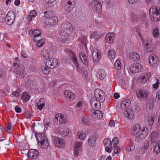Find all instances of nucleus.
Instances as JSON below:
<instances>
[{
    "label": "nucleus",
    "instance_id": "nucleus-61",
    "mask_svg": "<svg viewBox=\"0 0 160 160\" xmlns=\"http://www.w3.org/2000/svg\"><path fill=\"white\" fill-rule=\"evenodd\" d=\"M15 111L18 113H20L21 111V109L18 105L16 106L15 108Z\"/></svg>",
    "mask_w": 160,
    "mask_h": 160
},
{
    "label": "nucleus",
    "instance_id": "nucleus-8",
    "mask_svg": "<svg viewBox=\"0 0 160 160\" xmlns=\"http://www.w3.org/2000/svg\"><path fill=\"white\" fill-rule=\"evenodd\" d=\"M73 147L74 155L77 157L79 155V153L82 150V142H76L74 144Z\"/></svg>",
    "mask_w": 160,
    "mask_h": 160
},
{
    "label": "nucleus",
    "instance_id": "nucleus-23",
    "mask_svg": "<svg viewBox=\"0 0 160 160\" xmlns=\"http://www.w3.org/2000/svg\"><path fill=\"white\" fill-rule=\"evenodd\" d=\"M40 147L42 148H47L48 146V142L47 141H37Z\"/></svg>",
    "mask_w": 160,
    "mask_h": 160
},
{
    "label": "nucleus",
    "instance_id": "nucleus-26",
    "mask_svg": "<svg viewBox=\"0 0 160 160\" xmlns=\"http://www.w3.org/2000/svg\"><path fill=\"white\" fill-rule=\"evenodd\" d=\"M106 141L107 143H109V146H110L111 148H114L118 143V141H103V143H105Z\"/></svg>",
    "mask_w": 160,
    "mask_h": 160
},
{
    "label": "nucleus",
    "instance_id": "nucleus-25",
    "mask_svg": "<svg viewBox=\"0 0 160 160\" xmlns=\"http://www.w3.org/2000/svg\"><path fill=\"white\" fill-rule=\"evenodd\" d=\"M125 116L128 118H132L133 116V112L132 109L129 108L124 112Z\"/></svg>",
    "mask_w": 160,
    "mask_h": 160
},
{
    "label": "nucleus",
    "instance_id": "nucleus-22",
    "mask_svg": "<svg viewBox=\"0 0 160 160\" xmlns=\"http://www.w3.org/2000/svg\"><path fill=\"white\" fill-rule=\"evenodd\" d=\"M149 146V143L148 142L145 141L142 145V147L140 148L141 149L140 152H142V154H144L147 150Z\"/></svg>",
    "mask_w": 160,
    "mask_h": 160
},
{
    "label": "nucleus",
    "instance_id": "nucleus-3",
    "mask_svg": "<svg viewBox=\"0 0 160 160\" xmlns=\"http://www.w3.org/2000/svg\"><path fill=\"white\" fill-rule=\"evenodd\" d=\"M150 18L152 21L156 22L160 20V10L154 6L152 7L149 10Z\"/></svg>",
    "mask_w": 160,
    "mask_h": 160
},
{
    "label": "nucleus",
    "instance_id": "nucleus-17",
    "mask_svg": "<svg viewBox=\"0 0 160 160\" xmlns=\"http://www.w3.org/2000/svg\"><path fill=\"white\" fill-rule=\"evenodd\" d=\"M141 129V125L140 124H136L132 128L131 132L134 135H137L139 133Z\"/></svg>",
    "mask_w": 160,
    "mask_h": 160
},
{
    "label": "nucleus",
    "instance_id": "nucleus-49",
    "mask_svg": "<svg viewBox=\"0 0 160 160\" xmlns=\"http://www.w3.org/2000/svg\"><path fill=\"white\" fill-rule=\"evenodd\" d=\"M132 108H133L134 112H139L141 109L140 107L138 106L137 105L133 106Z\"/></svg>",
    "mask_w": 160,
    "mask_h": 160
},
{
    "label": "nucleus",
    "instance_id": "nucleus-20",
    "mask_svg": "<svg viewBox=\"0 0 160 160\" xmlns=\"http://www.w3.org/2000/svg\"><path fill=\"white\" fill-rule=\"evenodd\" d=\"M65 97L68 98H69L70 100H72L74 99L75 97V95L73 93L68 91L65 90L64 93Z\"/></svg>",
    "mask_w": 160,
    "mask_h": 160
},
{
    "label": "nucleus",
    "instance_id": "nucleus-12",
    "mask_svg": "<svg viewBox=\"0 0 160 160\" xmlns=\"http://www.w3.org/2000/svg\"><path fill=\"white\" fill-rule=\"evenodd\" d=\"M137 95L139 98L143 101L148 98L147 92L144 90H139L137 92Z\"/></svg>",
    "mask_w": 160,
    "mask_h": 160
},
{
    "label": "nucleus",
    "instance_id": "nucleus-38",
    "mask_svg": "<svg viewBox=\"0 0 160 160\" xmlns=\"http://www.w3.org/2000/svg\"><path fill=\"white\" fill-rule=\"evenodd\" d=\"M77 136L80 140H83L86 137V135L83 132H78L77 133Z\"/></svg>",
    "mask_w": 160,
    "mask_h": 160
},
{
    "label": "nucleus",
    "instance_id": "nucleus-39",
    "mask_svg": "<svg viewBox=\"0 0 160 160\" xmlns=\"http://www.w3.org/2000/svg\"><path fill=\"white\" fill-rule=\"evenodd\" d=\"M33 83L31 81V80L28 79L25 83V85L26 87L29 88L30 89H32L33 88Z\"/></svg>",
    "mask_w": 160,
    "mask_h": 160
},
{
    "label": "nucleus",
    "instance_id": "nucleus-42",
    "mask_svg": "<svg viewBox=\"0 0 160 160\" xmlns=\"http://www.w3.org/2000/svg\"><path fill=\"white\" fill-rule=\"evenodd\" d=\"M140 134H139V133L137 135H135V138L136 139L135 140H139L140 139H144L146 136H144L143 135H142V133H140Z\"/></svg>",
    "mask_w": 160,
    "mask_h": 160
},
{
    "label": "nucleus",
    "instance_id": "nucleus-27",
    "mask_svg": "<svg viewBox=\"0 0 160 160\" xmlns=\"http://www.w3.org/2000/svg\"><path fill=\"white\" fill-rule=\"evenodd\" d=\"M98 75L101 80H103L106 77V73L102 69H100L98 71Z\"/></svg>",
    "mask_w": 160,
    "mask_h": 160
},
{
    "label": "nucleus",
    "instance_id": "nucleus-44",
    "mask_svg": "<svg viewBox=\"0 0 160 160\" xmlns=\"http://www.w3.org/2000/svg\"><path fill=\"white\" fill-rule=\"evenodd\" d=\"M150 45L148 44V43H146L144 46V47L145 48V50L148 52H151L152 50L150 48Z\"/></svg>",
    "mask_w": 160,
    "mask_h": 160
},
{
    "label": "nucleus",
    "instance_id": "nucleus-7",
    "mask_svg": "<svg viewBox=\"0 0 160 160\" xmlns=\"http://www.w3.org/2000/svg\"><path fill=\"white\" fill-rule=\"evenodd\" d=\"M58 63V61L57 59L49 58L46 60L45 64L47 66H49L50 68L52 69L57 66Z\"/></svg>",
    "mask_w": 160,
    "mask_h": 160
},
{
    "label": "nucleus",
    "instance_id": "nucleus-41",
    "mask_svg": "<svg viewBox=\"0 0 160 160\" xmlns=\"http://www.w3.org/2000/svg\"><path fill=\"white\" fill-rule=\"evenodd\" d=\"M158 136V134L157 133L155 132H152L151 134V136L150 138L151 140H155V139H157V138Z\"/></svg>",
    "mask_w": 160,
    "mask_h": 160
},
{
    "label": "nucleus",
    "instance_id": "nucleus-1",
    "mask_svg": "<svg viewBox=\"0 0 160 160\" xmlns=\"http://www.w3.org/2000/svg\"><path fill=\"white\" fill-rule=\"evenodd\" d=\"M72 25L68 22H63L60 28L61 35L67 37L70 35L72 31Z\"/></svg>",
    "mask_w": 160,
    "mask_h": 160
},
{
    "label": "nucleus",
    "instance_id": "nucleus-15",
    "mask_svg": "<svg viewBox=\"0 0 160 160\" xmlns=\"http://www.w3.org/2000/svg\"><path fill=\"white\" fill-rule=\"evenodd\" d=\"M158 59V58L156 56H150L149 57V62L151 66L154 67L157 64Z\"/></svg>",
    "mask_w": 160,
    "mask_h": 160
},
{
    "label": "nucleus",
    "instance_id": "nucleus-33",
    "mask_svg": "<svg viewBox=\"0 0 160 160\" xmlns=\"http://www.w3.org/2000/svg\"><path fill=\"white\" fill-rule=\"evenodd\" d=\"M139 133H142V135H143L144 136V135L147 137L148 134V130L147 128L145 127L143 128H141L139 132Z\"/></svg>",
    "mask_w": 160,
    "mask_h": 160
},
{
    "label": "nucleus",
    "instance_id": "nucleus-18",
    "mask_svg": "<svg viewBox=\"0 0 160 160\" xmlns=\"http://www.w3.org/2000/svg\"><path fill=\"white\" fill-rule=\"evenodd\" d=\"M35 136L37 139V140H48L47 137L42 132H35Z\"/></svg>",
    "mask_w": 160,
    "mask_h": 160
},
{
    "label": "nucleus",
    "instance_id": "nucleus-24",
    "mask_svg": "<svg viewBox=\"0 0 160 160\" xmlns=\"http://www.w3.org/2000/svg\"><path fill=\"white\" fill-rule=\"evenodd\" d=\"M101 34L99 32H94L92 33L90 35L91 38H94L96 40H99L101 38Z\"/></svg>",
    "mask_w": 160,
    "mask_h": 160
},
{
    "label": "nucleus",
    "instance_id": "nucleus-10",
    "mask_svg": "<svg viewBox=\"0 0 160 160\" xmlns=\"http://www.w3.org/2000/svg\"><path fill=\"white\" fill-rule=\"evenodd\" d=\"M142 65L139 63H136L133 66H131L130 68V71L132 73H135L141 72L143 70Z\"/></svg>",
    "mask_w": 160,
    "mask_h": 160
},
{
    "label": "nucleus",
    "instance_id": "nucleus-2",
    "mask_svg": "<svg viewBox=\"0 0 160 160\" xmlns=\"http://www.w3.org/2000/svg\"><path fill=\"white\" fill-rule=\"evenodd\" d=\"M47 13L48 12H44L43 13L44 15L43 16V18H46V19L44 21V23L50 27L55 26L58 22V18L55 16L49 17V15Z\"/></svg>",
    "mask_w": 160,
    "mask_h": 160
},
{
    "label": "nucleus",
    "instance_id": "nucleus-52",
    "mask_svg": "<svg viewBox=\"0 0 160 160\" xmlns=\"http://www.w3.org/2000/svg\"><path fill=\"white\" fill-rule=\"evenodd\" d=\"M30 15L33 18L35 17L37 15L36 11L35 10H32L30 13Z\"/></svg>",
    "mask_w": 160,
    "mask_h": 160
},
{
    "label": "nucleus",
    "instance_id": "nucleus-56",
    "mask_svg": "<svg viewBox=\"0 0 160 160\" xmlns=\"http://www.w3.org/2000/svg\"><path fill=\"white\" fill-rule=\"evenodd\" d=\"M12 94L16 97H18L20 95L19 90H17L12 92Z\"/></svg>",
    "mask_w": 160,
    "mask_h": 160
},
{
    "label": "nucleus",
    "instance_id": "nucleus-63",
    "mask_svg": "<svg viewBox=\"0 0 160 160\" xmlns=\"http://www.w3.org/2000/svg\"><path fill=\"white\" fill-rule=\"evenodd\" d=\"M98 138L96 137V134H95L92 136H91L88 140H96Z\"/></svg>",
    "mask_w": 160,
    "mask_h": 160
},
{
    "label": "nucleus",
    "instance_id": "nucleus-43",
    "mask_svg": "<svg viewBox=\"0 0 160 160\" xmlns=\"http://www.w3.org/2000/svg\"><path fill=\"white\" fill-rule=\"evenodd\" d=\"M11 122H9L8 126L5 128V130L8 133L11 132L13 130L12 128H11Z\"/></svg>",
    "mask_w": 160,
    "mask_h": 160
},
{
    "label": "nucleus",
    "instance_id": "nucleus-60",
    "mask_svg": "<svg viewBox=\"0 0 160 160\" xmlns=\"http://www.w3.org/2000/svg\"><path fill=\"white\" fill-rule=\"evenodd\" d=\"M95 100V99L92 98L91 100V104L92 106V104H94V106L96 107L98 105V103H94V101Z\"/></svg>",
    "mask_w": 160,
    "mask_h": 160
},
{
    "label": "nucleus",
    "instance_id": "nucleus-6",
    "mask_svg": "<svg viewBox=\"0 0 160 160\" xmlns=\"http://www.w3.org/2000/svg\"><path fill=\"white\" fill-rule=\"evenodd\" d=\"M55 131L62 136V137H65L68 135L69 130L65 127H58L55 128Z\"/></svg>",
    "mask_w": 160,
    "mask_h": 160
},
{
    "label": "nucleus",
    "instance_id": "nucleus-29",
    "mask_svg": "<svg viewBox=\"0 0 160 160\" xmlns=\"http://www.w3.org/2000/svg\"><path fill=\"white\" fill-rule=\"evenodd\" d=\"M114 34L113 33H110L107 34L106 37V40L107 42H109V43L112 42L113 38L114 37Z\"/></svg>",
    "mask_w": 160,
    "mask_h": 160
},
{
    "label": "nucleus",
    "instance_id": "nucleus-53",
    "mask_svg": "<svg viewBox=\"0 0 160 160\" xmlns=\"http://www.w3.org/2000/svg\"><path fill=\"white\" fill-rule=\"evenodd\" d=\"M5 13L3 11H1L0 12V21L3 19L4 18H5Z\"/></svg>",
    "mask_w": 160,
    "mask_h": 160
},
{
    "label": "nucleus",
    "instance_id": "nucleus-32",
    "mask_svg": "<svg viewBox=\"0 0 160 160\" xmlns=\"http://www.w3.org/2000/svg\"><path fill=\"white\" fill-rule=\"evenodd\" d=\"M153 37L155 38H158L159 37V30L157 28L154 29L152 32Z\"/></svg>",
    "mask_w": 160,
    "mask_h": 160
},
{
    "label": "nucleus",
    "instance_id": "nucleus-46",
    "mask_svg": "<svg viewBox=\"0 0 160 160\" xmlns=\"http://www.w3.org/2000/svg\"><path fill=\"white\" fill-rule=\"evenodd\" d=\"M42 55H43L44 57L47 58H48L49 56V53L48 52V51L47 50H45V51H42Z\"/></svg>",
    "mask_w": 160,
    "mask_h": 160
},
{
    "label": "nucleus",
    "instance_id": "nucleus-5",
    "mask_svg": "<svg viewBox=\"0 0 160 160\" xmlns=\"http://www.w3.org/2000/svg\"><path fill=\"white\" fill-rule=\"evenodd\" d=\"M15 15L14 13L12 12L11 13H8L7 14L4 20H5L7 24L9 25H11L14 23L15 18Z\"/></svg>",
    "mask_w": 160,
    "mask_h": 160
},
{
    "label": "nucleus",
    "instance_id": "nucleus-51",
    "mask_svg": "<svg viewBox=\"0 0 160 160\" xmlns=\"http://www.w3.org/2000/svg\"><path fill=\"white\" fill-rule=\"evenodd\" d=\"M121 108L122 109H125L127 108H128V107L129 106L128 104H126V103L123 102V101L121 102Z\"/></svg>",
    "mask_w": 160,
    "mask_h": 160
},
{
    "label": "nucleus",
    "instance_id": "nucleus-35",
    "mask_svg": "<svg viewBox=\"0 0 160 160\" xmlns=\"http://www.w3.org/2000/svg\"><path fill=\"white\" fill-rule=\"evenodd\" d=\"M93 9L96 13H100L102 10L101 4H99L97 7H93Z\"/></svg>",
    "mask_w": 160,
    "mask_h": 160
},
{
    "label": "nucleus",
    "instance_id": "nucleus-19",
    "mask_svg": "<svg viewBox=\"0 0 160 160\" xmlns=\"http://www.w3.org/2000/svg\"><path fill=\"white\" fill-rule=\"evenodd\" d=\"M72 59V61L75 66L77 69H79V65L78 60L76 55L73 52H71L70 55Z\"/></svg>",
    "mask_w": 160,
    "mask_h": 160
},
{
    "label": "nucleus",
    "instance_id": "nucleus-54",
    "mask_svg": "<svg viewBox=\"0 0 160 160\" xmlns=\"http://www.w3.org/2000/svg\"><path fill=\"white\" fill-rule=\"evenodd\" d=\"M135 146L133 145L132 144L131 145L129 146L127 148V149L128 151H132L135 149Z\"/></svg>",
    "mask_w": 160,
    "mask_h": 160
},
{
    "label": "nucleus",
    "instance_id": "nucleus-59",
    "mask_svg": "<svg viewBox=\"0 0 160 160\" xmlns=\"http://www.w3.org/2000/svg\"><path fill=\"white\" fill-rule=\"evenodd\" d=\"M55 118L58 121H59L60 119L62 118V115L59 114H56L55 115Z\"/></svg>",
    "mask_w": 160,
    "mask_h": 160
},
{
    "label": "nucleus",
    "instance_id": "nucleus-34",
    "mask_svg": "<svg viewBox=\"0 0 160 160\" xmlns=\"http://www.w3.org/2000/svg\"><path fill=\"white\" fill-rule=\"evenodd\" d=\"M82 62L86 65H88V57L85 54L82 55V58H81Z\"/></svg>",
    "mask_w": 160,
    "mask_h": 160
},
{
    "label": "nucleus",
    "instance_id": "nucleus-31",
    "mask_svg": "<svg viewBox=\"0 0 160 160\" xmlns=\"http://www.w3.org/2000/svg\"><path fill=\"white\" fill-rule=\"evenodd\" d=\"M49 66H43L42 67V71L43 73L48 75L50 72Z\"/></svg>",
    "mask_w": 160,
    "mask_h": 160
},
{
    "label": "nucleus",
    "instance_id": "nucleus-48",
    "mask_svg": "<svg viewBox=\"0 0 160 160\" xmlns=\"http://www.w3.org/2000/svg\"><path fill=\"white\" fill-rule=\"evenodd\" d=\"M97 115L96 116V117L99 119L102 118L103 117V114L102 112L99 110H97Z\"/></svg>",
    "mask_w": 160,
    "mask_h": 160
},
{
    "label": "nucleus",
    "instance_id": "nucleus-16",
    "mask_svg": "<svg viewBox=\"0 0 160 160\" xmlns=\"http://www.w3.org/2000/svg\"><path fill=\"white\" fill-rule=\"evenodd\" d=\"M92 55L93 59L95 62H98L101 57V52L99 50L93 51Z\"/></svg>",
    "mask_w": 160,
    "mask_h": 160
},
{
    "label": "nucleus",
    "instance_id": "nucleus-58",
    "mask_svg": "<svg viewBox=\"0 0 160 160\" xmlns=\"http://www.w3.org/2000/svg\"><path fill=\"white\" fill-rule=\"evenodd\" d=\"M93 3L94 5L95 6L94 7H97L98 6V5L101 4L99 0H94L93 2Z\"/></svg>",
    "mask_w": 160,
    "mask_h": 160
},
{
    "label": "nucleus",
    "instance_id": "nucleus-45",
    "mask_svg": "<svg viewBox=\"0 0 160 160\" xmlns=\"http://www.w3.org/2000/svg\"><path fill=\"white\" fill-rule=\"evenodd\" d=\"M114 66L116 69L118 70H120L121 67V63L120 61H119L117 60L114 63Z\"/></svg>",
    "mask_w": 160,
    "mask_h": 160
},
{
    "label": "nucleus",
    "instance_id": "nucleus-50",
    "mask_svg": "<svg viewBox=\"0 0 160 160\" xmlns=\"http://www.w3.org/2000/svg\"><path fill=\"white\" fill-rule=\"evenodd\" d=\"M159 81V79H158L155 83L153 85V87L154 88L157 89L158 88L160 84Z\"/></svg>",
    "mask_w": 160,
    "mask_h": 160
},
{
    "label": "nucleus",
    "instance_id": "nucleus-4",
    "mask_svg": "<svg viewBox=\"0 0 160 160\" xmlns=\"http://www.w3.org/2000/svg\"><path fill=\"white\" fill-rule=\"evenodd\" d=\"M94 96L96 101L100 103L103 102L105 99V94L103 90L99 88L96 89L94 92Z\"/></svg>",
    "mask_w": 160,
    "mask_h": 160
},
{
    "label": "nucleus",
    "instance_id": "nucleus-14",
    "mask_svg": "<svg viewBox=\"0 0 160 160\" xmlns=\"http://www.w3.org/2000/svg\"><path fill=\"white\" fill-rule=\"evenodd\" d=\"M16 75L19 76L22 75L25 70L24 67L22 65L18 66L17 67H14Z\"/></svg>",
    "mask_w": 160,
    "mask_h": 160
},
{
    "label": "nucleus",
    "instance_id": "nucleus-28",
    "mask_svg": "<svg viewBox=\"0 0 160 160\" xmlns=\"http://www.w3.org/2000/svg\"><path fill=\"white\" fill-rule=\"evenodd\" d=\"M154 151L157 153H158L160 152V141H158L154 145Z\"/></svg>",
    "mask_w": 160,
    "mask_h": 160
},
{
    "label": "nucleus",
    "instance_id": "nucleus-62",
    "mask_svg": "<svg viewBox=\"0 0 160 160\" xmlns=\"http://www.w3.org/2000/svg\"><path fill=\"white\" fill-rule=\"evenodd\" d=\"M146 77V80H148V79L151 77V74L149 72H147L146 73L145 75H144Z\"/></svg>",
    "mask_w": 160,
    "mask_h": 160
},
{
    "label": "nucleus",
    "instance_id": "nucleus-9",
    "mask_svg": "<svg viewBox=\"0 0 160 160\" xmlns=\"http://www.w3.org/2000/svg\"><path fill=\"white\" fill-rule=\"evenodd\" d=\"M39 152L37 150L31 149L28 151L27 155L28 158L34 159L37 158L39 156Z\"/></svg>",
    "mask_w": 160,
    "mask_h": 160
},
{
    "label": "nucleus",
    "instance_id": "nucleus-13",
    "mask_svg": "<svg viewBox=\"0 0 160 160\" xmlns=\"http://www.w3.org/2000/svg\"><path fill=\"white\" fill-rule=\"evenodd\" d=\"M30 35L31 36H34V40L35 42H38L39 39H37L39 36L41 35V33L40 32L37 30H31L30 31Z\"/></svg>",
    "mask_w": 160,
    "mask_h": 160
},
{
    "label": "nucleus",
    "instance_id": "nucleus-40",
    "mask_svg": "<svg viewBox=\"0 0 160 160\" xmlns=\"http://www.w3.org/2000/svg\"><path fill=\"white\" fill-rule=\"evenodd\" d=\"M15 61L13 62V67H17V66L22 65L21 63V62L19 60V58L16 57L15 58Z\"/></svg>",
    "mask_w": 160,
    "mask_h": 160
},
{
    "label": "nucleus",
    "instance_id": "nucleus-47",
    "mask_svg": "<svg viewBox=\"0 0 160 160\" xmlns=\"http://www.w3.org/2000/svg\"><path fill=\"white\" fill-rule=\"evenodd\" d=\"M82 121L85 124H88L89 123L88 119L86 117L84 116L82 117Z\"/></svg>",
    "mask_w": 160,
    "mask_h": 160
},
{
    "label": "nucleus",
    "instance_id": "nucleus-55",
    "mask_svg": "<svg viewBox=\"0 0 160 160\" xmlns=\"http://www.w3.org/2000/svg\"><path fill=\"white\" fill-rule=\"evenodd\" d=\"M96 141H88V144L91 147H94Z\"/></svg>",
    "mask_w": 160,
    "mask_h": 160
},
{
    "label": "nucleus",
    "instance_id": "nucleus-37",
    "mask_svg": "<svg viewBox=\"0 0 160 160\" xmlns=\"http://www.w3.org/2000/svg\"><path fill=\"white\" fill-rule=\"evenodd\" d=\"M64 141H53V142L56 146L60 147L64 145Z\"/></svg>",
    "mask_w": 160,
    "mask_h": 160
},
{
    "label": "nucleus",
    "instance_id": "nucleus-21",
    "mask_svg": "<svg viewBox=\"0 0 160 160\" xmlns=\"http://www.w3.org/2000/svg\"><path fill=\"white\" fill-rule=\"evenodd\" d=\"M129 58L135 61L139 60L140 58V57L139 55L137 53L133 52L130 53L129 54Z\"/></svg>",
    "mask_w": 160,
    "mask_h": 160
},
{
    "label": "nucleus",
    "instance_id": "nucleus-36",
    "mask_svg": "<svg viewBox=\"0 0 160 160\" xmlns=\"http://www.w3.org/2000/svg\"><path fill=\"white\" fill-rule=\"evenodd\" d=\"M22 97L23 100L27 101L29 99L30 96L27 92H25L23 93Z\"/></svg>",
    "mask_w": 160,
    "mask_h": 160
},
{
    "label": "nucleus",
    "instance_id": "nucleus-11",
    "mask_svg": "<svg viewBox=\"0 0 160 160\" xmlns=\"http://www.w3.org/2000/svg\"><path fill=\"white\" fill-rule=\"evenodd\" d=\"M17 144L20 147L21 150L24 152L29 148V145L27 141H16Z\"/></svg>",
    "mask_w": 160,
    "mask_h": 160
},
{
    "label": "nucleus",
    "instance_id": "nucleus-57",
    "mask_svg": "<svg viewBox=\"0 0 160 160\" xmlns=\"http://www.w3.org/2000/svg\"><path fill=\"white\" fill-rule=\"evenodd\" d=\"M154 118H153L151 117L148 119V122L150 126L151 127L152 125L154 123Z\"/></svg>",
    "mask_w": 160,
    "mask_h": 160
},
{
    "label": "nucleus",
    "instance_id": "nucleus-64",
    "mask_svg": "<svg viewBox=\"0 0 160 160\" xmlns=\"http://www.w3.org/2000/svg\"><path fill=\"white\" fill-rule=\"evenodd\" d=\"M123 102L126 103L129 106L131 103V100L129 99H127L126 100H124L123 101Z\"/></svg>",
    "mask_w": 160,
    "mask_h": 160
},
{
    "label": "nucleus",
    "instance_id": "nucleus-30",
    "mask_svg": "<svg viewBox=\"0 0 160 160\" xmlns=\"http://www.w3.org/2000/svg\"><path fill=\"white\" fill-rule=\"evenodd\" d=\"M116 52L113 49L110 50L108 52V57L110 59L114 58Z\"/></svg>",
    "mask_w": 160,
    "mask_h": 160
}]
</instances>
